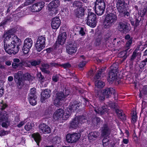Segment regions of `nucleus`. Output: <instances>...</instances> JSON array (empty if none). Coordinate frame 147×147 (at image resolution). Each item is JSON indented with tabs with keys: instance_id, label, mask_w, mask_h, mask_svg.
I'll use <instances>...</instances> for the list:
<instances>
[{
	"instance_id": "1",
	"label": "nucleus",
	"mask_w": 147,
	"mask_h": 147,
	"mask_svg": "<svg viewBox=\"0 0 147 147\" xmlns=\"http://www.w3.org/2000/svg\"><path fill=\"white\" fill-rule=\"evenodd\" d=\"M4 40V49L9 54H15L19 50L18 43L20 39L16 36L13 34H5Z\"/></svg>"
},
{
	"instance_id": "2",
	"label": "nucleus",
	"mask_w": 147,
	"mask_h": 147,
	"mask_svg": "<svg viewBox=\"0 0 147 147\" xmlns=\"http://www.w3.org/2000/svg\"><path fill=\"white\" fill-rule=\"evenodd\" d=\"M117 20V15L115 13H110L107 14L104 22V27L109 28L115 23Z\"/></svg>"
},
{
	"instance_id": "3",
	"label": "nucleus",
	"mask_w": 147,
	"mask_h": 147,
	"mask_svg": "<svg viewBox=\"0 0 147 147\" xmlns=\"http://www.w3.org/2000/svg\"><path fill=\"white\" fill-rule=\"evenodd\" d=\"M115 64H113L111 67V71H110L108 78V81L110 84H112L115 82L116 84L117 82L118 84H119V79L117 76V67H115Z\"/></svg>"
},
{
	"instance_id": "4",
	"label": "nucleus",
	"mask_w": 147,
	"mask_h": 147,
	"mask_svg": "<svg viewBox=\"0 0 147 147\" xmlns=\"http://www.w3.org/2000/svg\"><path fill=\"white\" fill-rule=\"evenodd\" d=\"M96 13L99 16L102 15L105 11V3L103 0H96L94 6Z\"/></svg>"
},
{
	"instance_id": "5",
	"label": "nucleus",
	"mask_w": 147,
	"mask_h": 147,
	"mask_svg": "<svg viewBox=\"0 0 147 147\" xmlns=\"http://www.w3.org/2000/svg\"><path fill=\"white\" fill-rule=\"evenodd\" d=\"M69 93V92L67 90L66 93L64 95L62 92H58L55 95V98L54 100V105L57 107H59L61 106L62 103L64 101L65 97L68 96Z\"/></svg>"
},
{
	"instance_id": "6",
	"label": "nucleus",
	"mask_w": 147,
	"mask_h": 147,
	"mask_svg": "<svg viewBox=\"0 0 147 147\" xmlns=\"http://www.w3.org/2000/svg\"><path fill=\"white\" fill-rule=\"evenodd\" d=\"M10 123L8 113L6 111L2 112L0 115V124L3 127L7 128Z\"/></svg>"
},
{
	"instance_id": "7",
	"label": "nucleus",
	"mask_w": 147,
	"mask_h": 147,
	"mask_svg": "<svg viewBox=\"0 0 147 147\" xmlns=\"http://www.w3.org/2000/svg\"><path fill=\"white\" fill-rule=\"evenodd\" d=\"M60 5V1L59 0H53L48 4V9L51 12L50 13L51 15H55L58 13V11L56 9Z\"/></svg>"
},
{
	"instance_id": "8",
	"label": "nucleus",
	"mask_w": 147,
	"mask_h": 147,
	"mask_svg": "<svg viewBox=\"0 0 147 147\" xmlns=\"http://www.w3.org/2000/svg\"><path fill=\"white\" fill-rule=\"evenodd\" d=\"M86 121V120L84 116L76 117L70 123V125L73 128H76Z\"/></svg>"
},
{
	"instance_id": "9",
	"label": "nucleus",
	"mask_w": 147,
	"mask_h": 147,
	"mask_svg": "<svg viewBox=\"0 0 147 147\" xmlns=\"http://www.w3.org/2000/svg\"><path fill=\"white\" fill-rule=\"evenodd\" d=\"M96 17L94 13L90 12L88 13L87 24L91 27L94 28L96 25Z\"/></svg>"
},
{
	"instance_id": "10",
	"label": "nucleus",
	"mask_w": 147,
	"mask_h": 147,
	"mask_svg": "<svg viewBox=\"0 0 147 147\" xmlns=\"http://www.w3.org/2000/svg\"><path fill=\"white\" fill-rule=\"evenodd\" d=\"M32 44V40L30 38H27L24 40L22 50L24 54H27L29 52Z\"/></svg>"
},
{
	"instance_id": "11",
	"label": "nucleus",
	"mask_w": 147,
	"mask_h": 147,
	"mask_svg": "<svg viewBox=\"0 0 147 147\" xmlns=\"http://www.w3.org/2000/svg\"><path fill=\"white\" fill-rule=\"evenodd\" d=\"M80 134L78 133H76L71 134H68L66 136L67 141L70 143H72L77 141L80 137Z\"/></svg>"
},
{
	"instance_id": "12",
	"label": "nucleus",
	"mask_w": 147,
	"mask_h": 147,
	"mask_svg": "<svg viewBox=\"0 0 147 147\" xmlns=\"http://www.w3.org/2000/svg\"><path fill=\"white\" fill-rule=\"evenodd\" d=\"M102 71V69L100 70L94 78L95 86L100 88H102L105 86V83L104 82L101 80H97L99 79L101 77L100 75Z\"/></svg>"
},
{
	"instance_id": "13",
	"label": "nucleus",
	"mask_w": 147,
	"mask_h": 147,
	"mask_svg": "<svg viewBox=\"0 0 147 147\" xmlns=\"http://www.w3.org/2000/svg\"><path fill=\"white\" fill-rule=\"evenodd\" d=\"M39 131L40 133L44 134L51 133V129L49 127L44 123L40 124L39 126Z\"/></svg>"
},
{
	"instance_id": "14",
	"label": "nucleus",
	"mask_w": 147,
	"mask_h": 147,
	"mask_svg": "<svg viewBox=\"0 0 147 147\" xmlns=\"http://www.w3.org/2000/svg\"><path fill=\"white\" fill-rule=\"evenodd\" d=\"M126 4L124 0H118L117 3V7L119 12L123 13L125 10Z\"/></svg>"
},
{
	"instance_id": "15",
	"label": "nucleus",
	"mask_w": 147,
	"mask_h": 147,
	"mask_svg": "<svg viewBox=\"0 0 147 147\" xmlns=\"http://www.w3.org/2000/svg\"><path fill=\"white\" fill-rule=\"evenodd\" d=\"M44 5L45 3L43 2L35 3L32 5L31 8V10L33 12L39 11L44 7Z\"/></svg>"
},
{
	"instance_id": "16",
	"label": "nucleus",
	"mask_w": 147,
	"mask_h": 147,
	"mask_svg": "<svg viewBox=\"0 0 147 147\" xmlns=\"http://www.w3.org/2000/svg\"><path fill=\"white\" fill-rule=\"evenodd\" d=\"M23 74V72L21 71H18V73H15L14 74L15 81L19 86L21 85L22 82Z\"/></svg>"
},
{
	"instance_id": "17",
	"label": "nucleus",
	"mask_w": 147,
	"mask_h": 147,
	"mask_svg": "<svg viewBox=\"0 0 147 147\" xmlns=\"http://www.w3.org/2000/svg\"><path fill=\"white\" fill-rule=\"evenodd\" d=\"M60 20L58 18H54L52 19L51 26L53 29H57L60 26Z\"/></svg>"
},
{
	"instance_id": "18",
	"label": "nucleus",
	"mask_w": 147,
	"mask_h": 147,
	"mask_svg": "<svg viewBox=\"0 0 147 147\" xmlns=\"http://www.w3.org/2000/svg\"><path fill=\"white\" fill-rule=\"evenodd\" d=\"M94 110L96 113L101 115L105 114L106 113H107L108 111L107 106H105L101 107L97 106L95 107Z\"/></svg>"
},
{
	"instance_id": "19",
	"label": "nucleus",
	"mask_w": 147,
	"mask_h": 147,
	"mask_svg": "<svg viewBox=\"0 0 147 147\" xmlns=\"http://www.w3.org/2000/svg\"><path fill=\"white\" fill-rule=\"evenodd\" d=\"M102 93L103 95L107 98L109 97L112 94L114 95L116 94L115 90L112 88H107L104 89L103 90Z\"/></svg>"
},
{
	"instance_id": "20",
	"label": "nucleus",
	"mask_w": 147,
	"mask_h": 147,
	"mask_svg": "<svg viewBox=\"0 0 147 147\" xmlns=\"http://www.w3.org/2000/svg\"><path fill=\"white\" fill-rule=\"evenodd\" d=\"M50 90L48 89H46L42 92L41 97V101L42 102H44L46 99L50 97Z\"/></svg>"
},
{
	"instance_id": "21",
	"label": "nucleus",
	"mask_w": 147,
	"mask_h": 147,
	"mask_svg": "<svg viewBox=\"0 0 147 147\" xmlns=\"http://www.w3.org/2000/svg\"><path fill=\"white\" fill-rule=\"evenodd\" d=\"M63 111L61 109H59L56 111L53 115V118L56 120L62 118L63 114Z\"/></svg>"
},
{
	"instance_id": "22",
	"label": "nucleus",
	"mask_w": 147,
	"mask_h": 147,
	"mask_svg": "<svg viewBox=\"0 0 147 147\" xmlns=\"http://www.w3.org/2000/svg\"><path fill=\"white\" fill-rule=\"evenodd\" d=\"M77 50V48L74 45H69L66 49L67 52L69 54L76 53Z\"/></svg>"
},
{
	"instance_id": "23",
	"label": "nucleus",
	"mask_w": 147,
	"mask_h": 147,
	"mask_svg": "<svg viewBox=\"0 0 147 147\" xmlns=\"http://www.w3.org/2000/svg\"><path fill=\"white\" fill-rule=\"evenodd\" d=\"M66 38V34L65 32H63L61 35L58 37V42L59 44L62 45L64 44Z\"/></svg>"
},
{
	"instance_id": "24",
	"label": "nucleus",
	"mask_w": 147,
	"mask_h": 147,
	"mask_svg": "<svg viewBox=\"0 0 147 147\" xmlns=\"http://www.w3.org/2000/svg\"><path fill=\"white\" fill-rule=\"evenodd\" d=\"M99 135V133L97 132L90 133L88 135V139L90 140H95Z\"/></svg>"
},
{
	"instance_id": "25",
	"label": "nucleus",
	"mask_w": 147,
	"mask_h": 147,
	"mask_svg": "<svg viewBox=\"0 0 147 147\" xmlns=\"http://www.w3.org/2000/svg\"><path fill=\"white\" fill-rule=\"evenodd\" d=\"M79 106V105L76 104V102L75 103L71 102L70 103V105L68 108L71 112H73L78 109Z\"/></svg>"
},
{
	"instance_id": "26",
	"label": "nucleus",
	"mask_w": 147,
	"mask_h": 147,
	"mask_svg": "<svg viewBox=\"0 0 147 147\" xmlns=\"http://www.w3.org/2000/svg\"><path fill=\"white\" fill-rule=\"evenodd\" d=\"M119 29L120 31L124 32L128 31V29L127 25L123 23H120L119 26Z\"/></svg>"
},
{
	"instance_id": "27",
	"label": "nucleus",
	"mask_w": 147,
	"mask_h": 147,
	"mask_svg": "<svg viewBox=\"0 0 147 147\" xmlns=\"http://www.w3.org/2000/svg\"><path fill=\"white\" fill-rule=\"evenodd\" d=\"M73 5L74 6H75L79 7V9H80V10H82V11H80V13L79 12L80 15L83 14V13L84 12V10L82 9V8H81V7L82 5V3L78 1H75L73 3Z\"/></svg>"
},
{
	"instance_id": "28",
	"label": "nucleus",
	"mask_w": 147,
	"mask_h": 147,
	"mask_svg": "<svg viewBox=\"0 0 147 147\" xmlns=\"http://www.w3.org/2000/svg\"><path fill=\"white\" fill-rule=\"evenodd\" d=\"M71 112L67 108L66 110L64 112L63 114L62 119L65 120L69 118L71 114Z\"/></svg>"
},
{
	"instance_id": "29",
	"label": "nucleus",
	"mask_w": 147,
	"mask_h": 147,
	"mask_svg": "<svg viewBox=\"0 0 147 147\" xmlns=\"http://www.w3.org/2000/svg\"><path fill=\"white\" fill-rule=\"evenodd\" d=\"M32 136L37 145H39V143L41 140V137L40 134L38 133H35L33 134Z\"/></svg>"
},
{
	"instance_id": "30",
	"label": "nucleus",
	"mask_w": 147,
	"mask_h": 147,
	"mask_svg": "<svg viewBox=\"0 0 147 147\" xmlns=\"http://www.w3.org/2000/svg\"><path fill=\"white\" fill-rule=\"evenodd\" d=\"M45 47V45L36 42L35 44V47L36 50L40 52Z\"/></svg>"
},
{
	"instance_id": "31",
	"label": "nucleus",
	"mask_w": 147,
	"mask_h": 147,
	"mask_svg": "<svg viewBox=\"0 0 147 147\" xmlns=\"http://www.w3.org/2000/svg\"><path fill=\"white\" fill-rule=\"evenodd\" d=\"M45 41L46 39L45 36H41L38 37L36 42L45 45Z\"/></svg>"
},
{
	"instance_id": "32",
	"label": "nucleus",
	"mask_w": 147,
	"mask_h": 147,
	"mask_svg": "<svg viewBox=\"0 0 147 147\" xmlns=\"http://www.w3.org/2000/svg\"><path fill=\"white\" fill-rule=\"evenodd\" d=\"M36 96H34L32 97H28V99L30 104L32 105H35L36 104Z\"/></svg>"
},
{
	"instance_id": "33",
	"label": "nucleus",
	"mask_w": 147,
	"mask_h": 147,
	"mask_svg": "<svg viewBox=\"0 0 147 147\" xmlns=\"http://www.w3.org/2000/svg\"><path fill=\"white\" fill-rule=\"evenodd\" d=\"M109 130L107 126L105 125L102 128V134L103 135H106L109 133Z\"/></svg>"
},
{
	"instance_id": "34",
	"label": "nucleus",
	"mask_w": 147,
	"mask_h": 147,
	"mask_svg": "<svg viewBox=\"0 0 147 147\" xmlns=\"http://www.w3.org/2000/svg\"><path fill=\"white\" fill-rule=\"evenodd\" d=\"M131 114V121L133 123H134L136 121L137 119L136 113V112L134 111L132 112Z\"/></svg>"
},
{
	"instance_id": "35",
	"label": "nucleus",
	"mask_w": 147,
	"mask_h": 147,
	"mask_svg": "<svg viewBox=\"0 0 147 147\" xmlns=\"http://www.w3.org/2000/svg\"><path fill=\"white\" fill-rule=\"evenodd\" d=\"M36 89L34 88H32L30 90V92L29 94L28 97H34V96H36Z\"/></svg>"
},
{
	"instance_id": "36",
	"label": "nucleus",
	"mask_w": 147,
	"mask_h": 147,
	"mask_svg": "<svg viewBox=\"0 0 147 147\" xmlns=\"http://www.w3.org/2000/svg\"><path fill=\"white\" fill-rule=\"evenodd\" d=\"M40 62V61L38 59L37 60H32L30 61V63L31 65L34 66L38 65Z\"/></svg>"
},
{
	"instance_id": "37",
	"label": "nucleus",
	"mask_w": 147,
	"mask_h": 147,
	"mask_svg": "<svg viewBox=\"0 0 147 147\" xmlns=\"http://www.w3.org/2000/svg\"><path fill=\"white\" fill-rule=\"evenodd\" d=\"M34 124L32 123H31L28 122L26 124L24 127L25 129L27 130H30L32 128V127L34 126Z\"/></svg>"
},
{
	"instance_id": "38",
	"label": "nucleus",
	"mask_w": 147,
	"mask_h": 147,
	"mask_svg": "<svg viewBox=\"0 0 147 147\" xmlns=\"http://www.w3.org/2000/svg\"><path fill=\"white\" fill-rule=\"evenodd\" d=\"M126 51H124L119 53L118 54V56L120 57H123L125 59L127 57V55H126Z\"/></svg>"
},
{
	"instance_id": "39",
	"label": "nucleus",
	"mask_w": 147,
	"mask_h": 147,
	"mask_svg": "<svg viewBox=\"0 0 147 147\" xmlns=\"http://www.w3.org/2000/svg\"><path fill=\"white\" fill-rule=\"evenodd\" d=\"M109 141L107 139L104 138L102 140L103 145L104 147H107Z\"/></svg>"
},
{
	"instance_id": "40",
	"label": "nucleus",
	"mask_w": 147,
	"mask_h": 147,
	"mask_svg": "<svg viewBox=\"0 0 147 147\" xmlns=\"http://www.w3.org/2000/svg\"><path fill=\"white\" fill-rule=\"evenodd\" d=\"M53 140L55 143L58 144L61 142V139L59 137H55L53 138Z\"/></svg>"
},
{
	"instance_id": "41",
	"label": "nucleus",
	"mask_w": 147,
	"mask_h": 147,
	"mask_svg": "<svg viewBox=\"0 0 147 147\" xmlns=\"http://www.w3.org/2000/svg\"><path fill=\"white\" fill-rule=\"evenodd\" d=\"M9 131H7L1 130L0 132V136H3L7 135L9 134Z\"/></svg>"
},
{
	"instance_id": "42",
	"label": "nucleus",
	"mask_w": 147,
	"mask_h": 147,
	"mask_svg": "<svg viewBox=\"0 0 147 147\" xmlns=\"http://www.w3.org/2000/svg\"><path fill=\"white\" fill-rule=\"evenodd\" d=\"M31 76L30 74L28 73H26L23 76V77L25 79L28 80L30 79Z\"/></svg>"
},
{
	"instance_id": "43",
	"label": "nucleus",
	"mask_w": 147,
	"mask_h": 147,
	"mask_svg": "<svg viewBox=\"0 0 147 147\" xmlns=\"http://www.w3.org/2000/svg\"><path fill=\"white\" fill-rule=\"evenodd\" d=\"M132 43V39H130L127 42L126 46V47L127 48V49H128L129 48V47L131 45Z\"/></svg>"
},
{
	"instance_id": "44",
	"label": "nucleus",
	"mask_w": 147,
	"mask_h": 147,
	"mask_svg": "<svg viewBox=\"0 0 147 147\" xmlns=\"http://www.w3.org/2000/svg\"><path fill=\"white\" fill-rule=\"evenodd\" d=\"M87 62L85 61H83L80 63L78 66L79 68H82L85 66Z\"/></svg>"
},
{
	"instance_id": "45",
	"label": "nucleus",
	"mask_w": 147,
	"mask_h": 147,
	"mask_svg": "<svg viewBox=\"0 0 147 147\" xmlns=\"http://www.w3.org/2000/svg\"><path fill=\"white\" fill-rule=\"evenodd\" d=\"M59 79V76L58 75H56L53 76L52 80L55 82H57Z\"/></svg>"
},
{
	"instance_id": "46",
	"label": "nucleus",
	"mask_w": 147,
	"mask_h": 147,
	"mask_svg": "<svg viewBox=\"0 0 147 147\" xmlns=\"http://www.w3.org/2000/svg\"><path fill=\"white\" fill-rule=\"evenodd\" d=\"M42 67H43L42 69L43 71H45L46 72V73H47V71L45 70V69H47L49 67V65L47 64H43L42 65Z\"/></svg>"
},
{
	"instance_id": "47",
	"label": "nucleus",
	"mask_w": 147,
	"mask_h": 147,
	"mask_svg": "<svg viewBox=\"0 0 147 147\" xmlns=\"http://www.w3.org/2000/svg\"><path fill=\"white\" fill-rule=\"evenodd\" d=\"M61 66H62L65 68L70 67H71L70 64L68 63H67L63 64L61 65Z\"/></svg>"
},
{
	"instance_id": "48",
	"label": "nucleus",
	"mask_w": 147,
	"mask_h": 147,
	"mask_svg": "<svg viewBox=\"0 0 147 147\" xmlns=\"http://www.w3.org/2000/svg\"><path fill=\"white\" fill-rule=\"evenodd\" d=\"M26 122L25 120L22 121L17 125V126L18 127H20L23 125Z\"/></svg>"
},
{
	"instance_id": "49",
	"label": "nucleus",
	"mask_w": 147,
	"mask_h": 147,
	"mask_svg": "<svg viewBox=\"0 0 147 147\" xmlns=\"http://www.w3.org/2000/svg\"><path fill=\"white\" fill-rule=\"evenodd\" d=\"M37 78H39V80L42 81L43 80L44 78L41 73H38L37 75Z\"/></svg>"
},
{
	"instance_id": "50",
	"label": "nucleus",
	"mask_w": 147,
	"mask_h": 147,
	"mask_svg": "<svg viewBox=\"0 0 147 147\" xmlns=\"http://www.w3.org/2000/svg\"><path fill=\"white\" fill-rule=\"evenodd\" d=\"M118 117L120 119H121L124 120L126 119V117L123 113L119 114V115L118 116Z\"/></svg>"
},
{
	"instance_id": "51",
	"label": "nucleus",
	"mask_w": 147,
	"mask_h": 147,
	"mask_svg": "<svg viewBox=\"0 0 147 147\" xmlns=\"http://www.w3.org/2000/svg\"><path fill=\"white\" fill-rule=\"evenodd\" d=\"M118 117L120 119H121L124 120L126 119V117L123 113L119 114V115L118 116Z\"/></svg>"
},
{
	"instance_id": "52",
	"label": "nucleus",
	"mask_w": 147,
	"mask_h": 147,
	"mask_svg": "<svg viewBox=\"0 0 147 147\" xmlns=\"http://www.w3.org/2000/svg\"><path fill=\"white\" fill-rule=\"evenodd\" d=\"M146 65L145 62L144 61H142L140 63V68H143Z\"/></svg>"
},
{
	"instance_id": "53",
	"label": "nucleus",
	"mask_w": 147,
	"mask_h": 147,
	"mask_svg": "<svg viewBox=\"0 0 147 147\" xmlns=\"http://www.w3.org/2000/svg\"><path fill=\"white\" fill-rule=\"evenodd\" d=\"M146 9H144L142 11H141L140 12V14L142 16H144L146 13Z\"/></svg>"
},
{
	"instance_id": "54",
	"label": "nucleus",
	"mask_w": 147,
	"mask_h": 147,
	"mask_svg": "<svg viewBox=\"0 0 147 147\" xmlns=\"http://www.w3.org/2000/svg\"><path fill=\"white\" fill-rule=\"evenodd\" d=\"M1 110H3L4 109H5V108L7 107V105L5 104H4L3 103H1Z\"/></svg>"
},
{
	"instance_id": "55",
	"label": "nucleus",
	"mask_w": 147,
	"mask_h": 147,
	"mask_svg": "<svg viewBox=\"0 0 147 147\" xmlns=\"http://www.w3.org/2000/svg\"><path fill=\"white\" fill-rule=\"evenodd\" d=\"M12 66L14 68H16L18 66V65L16 63H12Z\"/></svg>"
},
{
	"instance_id": "56",
	"label": "nucleus",
	"mask_w": 147,
	"mask_h": 147,
	"mask_svg": "<svg viewBox=\"0 0 147 147\" xmlns=\"http://www.w3.org/2000/svg\"><path fill=\"white\" fill-rule=\"evenodd\" d=\"M35 0H28V1L29 2H28V1L26 2V4L27 5H28L29 4H31Z\"/></svg>"
},
{
	"instance_id": "57",
	"label": "nucleus",
	"mask_w": 147,
	"mask_h": 147,
	"mask_svg": "<svg viewBox=\"0 0 147 147\" xmlns=\"http://www.w3.org/2000/svg\"><path fill=\"white\" fill-rule=\"evenodd\" d=\"M116 112L118 116L119 115V114H121L123 113L122 111L120 110L119 109L117 110Z\"/></svg>"
},
{
	"instance_id": "58",
	"label": "nucleus",
	"mask_w": 147,
	"mask_h": 147,
	"mask_svg": "<svg viewBox=\"0 0 147 147\" xmlns=\"http://www.w3.org/2000/svg\"><path fill=\"white\" fill-rule=\"evenodd\" d=\"M53 50V49L52 48H49L48 49H46V51L48 53H50Z\"/></svg>"
},
{
	"instance_id": "59",
	"label": "nucleus",
	"mask_w": 147,
	"mask_h": 147,
	"mask_svg": "<svg viewBox=\"0 0 147 147\" xmlns=\"http://www.w3.org/2000/svg\"><path fill=\"white\" fill-rule=\"evenodd\" d=\"M53 66H54L56 67H58L59 66H61V65H59L57 63H52L51 64Z\"/></svg>"
},
{
	"instance_id": "60",
	"label": "nucleus",
	"mask_w": 147,
	"mask_h": 147,
	"mask_svg": "<svg viewBox=\"0 0 147 147\" xmlns=\"http://www.w3.org/2000/svg\"><path fill=\"white\" fill-rule=\"evenodd\" d=\"M136 57V53H134L132 55L131 59V60L134 59Z\"/></svg>"
},
{
	"instance_id": "61",
	"label": "nucleus",
	"mask_w": 147,
	"mask_h": 147,
	"mask_svg": "<svg viewBox=\"0 0 147 147\" xmlns=\"http://www.w3.org/2000/svg\"><path fill=\"white\" fill-rule=\"evenodd\" d=\"M80 34L82 36H83L85 34V33L83 29L82 28L81 29L80 31Z\"/></svg>"
},
{
	"instance_id": "62",
	"label": "nucleus",
	"mask_w": 147,
	"mask_h": 147,
	"mask_svg": "<svg viewBox=\"0 0 147 147\" xmlns=\"http://www.w3.org/2000/svg\"><path fill=\"white\" fill-rule=\"evenodd\" d=\"M9 21V20H4L1 23V25L2 26L4 25L5 24H6L8 21Z\"/></svg>"
},
{
	"instance_id": "63",
	"label": "nucleus",
	"mask_w": 147,
	"mask_h": 147,
	"mask_svg": "<svg viewBox=\"0 0 147 147\" xmlns=\"http://www.w3.org/2000/svg\"><path fill=\"white\" fill-rule=\"evenodd\" d=\"M107 147H113L114 146V144L113 143H110L109 142V144H108Z\"/></svg>"
},
{
	"instance_id": "64",
	"label": "nucleus",
	"mask_w": 147,
	"mask_h": 147,
	"mask_svg": "<svg viewBox=\"0 0 147 147\" xmlns=\"http://www.w3.org/2000/svg\"><path fill=\"white\" fill-rule=\"evenodd\" d=\"M123 142L124 144H127L128 143V140L127 139H123Z\"/></svg>"
}]
</instances>
